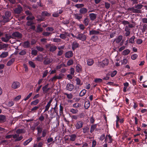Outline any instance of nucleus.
I'll return each instance as SVG.
<instances>
[{"label": "nucleus", "instance_id": "f257e3e1", "mask_svg": "<svg viewBox=\"0 0 147 147\" xmlns=\"http://www.w3.org/2000/svg\"><path fill=\"white\" fill-rule=\"evenodd\" d=\"M13 38H17L18 39H20L22 38V35L18 32H13L12 34Z\"/></svg>", "mask_w": 147, "mask_h": 147}, {"label": "nucleus", "instance_id": "f03ea898", "mask_svg": "<svg viewBox=\"0 0 147 147\" xmlns=\"http://www.w3.org/2000/svg\"><path fill=\"white\" fill-rule=\"evenodd\" d=\"M78 35L76 38L78 39L81 40L82 41L85 40L86 38V35L83 34H80V32L78 33Z\"/></svg>", "mask_w": 147, "mask_h": 147}, {"label": "nucleus", "instance_id": "7ed1b4c3", "mask_svg": "<svg viewBox=\"0 0 147 147\" xmlns=\"http://www.w3.org/2000/svg\"><path fill=\"white\" fill-rule=\"evenodd\" d=\"M23 10L22 8L20 6L18 5L17 8H15L14 9L15 13H16L19 14Z\"/></svg>", "mask_w": 147, "mask_h": 147}, {"label": "nucleus", "instance_id": "20e7f679", "mask_svg": "<svg viewBox=\"0 0 147 147\" xmlns=\"http://www.w3.org/2000/svg\"><path fill=\"white\" fill-rule=\"evenodd\" d=\"M47 47H49L50 48L49 50L50 51L53 52L57 49V47L54 45H51L49 44L48 45H46Z\"/></svg>", "mask_w": 147, "mask_h": 147}, {"label": "nucleus", "instance_id": "39448f33", "mask_svg": "<svg viewBox=\"0 0 147 147\" xmlns=\"http://www.w3.org/2000/svg\"><path fill=\"white\" fill-rule=\"evenodd\" d=\"M83 123L81 121H78L75 125L77 129H78L82 127Z\"/></svg>", "mask_w": 147, "mask_h": 147}, {"label": "nucleus", "instance_id": "423d86ee", "mask_svg": "<svg viewBox=\"0 0 147 147\" xmlns=\"http://www.w3.org/2000/svg\"><path fill=\"white\" fill-rule=\"evenodd\" d=\"M74 86L72 84L68 83L66 86V89L69 91H71L74 88Z\"/></svg>", "mask_w": 147, "mask_h": 147}, {"label": "nucleus", "instance_id": "0eeeda50", "mask_svg": "<svg viewBox=\"0 0 147 147\" xmlns=\"http://www.w3.org/2000/svg\"><path fill=\"white\" fill-rule=\"evenodd\" d=\"M20 83L18 82H13L12 85V88L13 89H16L20 86Z\"/></svg>", "mask_w": 147, "mask_h": 147}, {"label": "nucleus", "instance_id": "6e6552de", "mask_svg": "<svg viewBox=\"0 0 147 147\" xmlns=\"http://www.w3.org/2000/svg\"><path fill=\"white\" fill-rule=\"evenodd\" d=\"M9 18H6L4 16H2V20L0 21L1 23H5L10 21Z\"/></svg>", "mask_w": 147, "mask_h": 147}, {"label": "nucleus", "instance_id": "1a4fd4ad", "mask_svg": "<svg viewBox=\"0 0 147 147\" xmlns=\"http://www.w3.org/2000/svg\"><path fill=\"white\" fill-rule=\"evenodd\" d=\"M22 46L24 48H28L30 47V44L29 42L27 40L23 43Z\"/></svg>", "mask_w": 147, "mask_h": 147}, {"label": "nucleus", "instance_id": "9d476101", "mask_svg": "<svg viewBox=\"0 0 147 147\" xmlns=\"http://www.w3.org/2000/svg\"><path fill=\"white\" fill-rule=\"evenodd\" d=\"M102 62V63L101 62L100 63V65L103 67H104L105 66L108 65L109 63V61L108 59H105L103 60Z\"/></svg>", "mask_w": 147, "mask_h": 147}, {"label": "nucleus", "instance_id": "9b49d317", "mask_svg": "<svg viewBox=\"0 0 147 147\" xmlns=\"http://www.w3.org/2000/svg\"><path fill=\"white\" fill-rule=\"evenodd\" d=\"M87 12L88 10L86 8L84 7L81 8L80 10V14H79V15L80 14H85Z\"/></svg>", "mask_w": 147, "mask_h": 147}, {"label": "nucleus", "instance_id": "f8f14e48", "mask_svg": "<svg viewBox=\"0 0 147 147\" xmlns=\"http://www.w3.org/2000/svg\"><path fill=\"white\" fill-rule=\"evenodd\" d=\"M73 55V53L71 51L67 52L65 54V57L66 58H69L71 57Z\"/></svg>", "mask_w": 147, "mask_h": 147}, {"label": "nucleus", "instance_id": "ddd939ff", "mask_svg": "<svg viewBox=\"0 0 147 147\" xmlns=\"http://www.w3.org/2000/svg\"><path fill=\"white\" fill-rule=\"evenodd\" d=\"M44 58L45 60L43 61V63L45 65L51 63L52 62V61L49 58H46V57Z\"/></svg>", "mask_w": 147, "mask_h": 147}, {"label": "nucleus", "instance_id": "4468645a", "mask_svg": "<svg viewBox=\"0 0 147 147\" xmlns=\"http://www.w3.org/2000/svg\"><path fill=\"white\" fill-rule=\"evenodd\" d=\"M6 121V117L5 116L3 115H0V122H4Z\"/></svg>", "mask_w": 147, "mask_h": 147}, {"label": "nucleus", "instance_id": "2eb2a0df", "mask_svg": "<svg viewBox=\"0 0 147 147\" xmlns=\"http://www.w3.org/2000/svg\"><path fill=\"white\" fill-rule=\"evenodd\" d=\"M96 15L93 13H90L89 14V16L90 19L92 20H94L96 18Z\"/></svg>", "mask_w": 147, "mask_h": 147}, {"label": "nucleus", "instance_id": "dca6fc26", "mask_svg": "<svg viewBox=\"0 0 147 147\" xmlns=\"http://www.w3.org/2000/svg\"><path fill=\"white\" fill-rule=\"evenodd\" d=\"M123 38V36L121 35H120L117 38L115 39L114 40V41H116V42L117 43H119L122 40Z\"/></svg>", "mask_w": 147, "mask_h": 147}, {"label": "nucleus", "instance_id": "f3484780", "mask_svg": "<svg viewBox=\"0 0 147 147\" xmlns=\"http://www.w3.org/2000/svg\"><path fill=\"white\" fill-rule=\"evenodd\" d=\"M11 15V12L9 11H6L5 12L4 15L2 16H4L5 17L9 18Z\"/></svg>", "mask_w": 147, "mask_h": 147}, {"label": "nucleus", "instance_id": "a211bd4d", "mask_svg": "<svg viewBox=\"0 0 147 147\" xmlns=\"http://www.w3.org/2000/svg\"><path fill=\"white\" fill-rule=\"evenodd\" d=\"M129 30L130 29L129 28L128 26H125V30L126 32L125 34L126 36H128L130 34V32L129 31Z\"/></svg>", "mask_w": 147, "mask_h": 147}, {"label": "nucleus", "instance_id": "6ab92c4d", "mask_svg": "<svg viewBox=\"0 0 147 147\" xmlns=\"http://www.w3.org/2000/svg\"><path fill=\"white\" fill-rule=\"evenodd\" d=\"M79 44L76 42H74L72 45V49L74 50L76 48L78 47Z\"/></svg>", "mask_w": 147, "mask_h": 147}, {"label": "nucleus", "instance_id": "aec40b11", "mask_svg": "<svg viewBox=\"0 0 147 147\" xmlns=\"http://www.w3.org/2000/svg\"><path fill=\"white\" fill-rule=\"evenodd\" d=\"M15 61V58H12L8 62L7 65L8 66L11 65Z\"/></svg>", "mask_w": 147, "mask_h": 147}, {"label": "nucleus", "instance_id": "412c9836", "mask_svg": "<svg viewBox=\"0 0 147 147\" xmlns=\"http://www.w3.org/2000/svg\"><path fill=\"white\" fill-rule=\"evenodd\" d=\"M89 22V20L87 17L84 20L83 23L85 26H87Z\"/></svg>", "mask_w": 147, "mask_h": 147}, {"label": "nucleus", "instance_id": "4be33fe9", "mask_svg": "<svg viewBox=\"0 0 147 147\" xmlns=\"http://www.w3.org/2000/svg\"><path fill=\"white\" fill-rule=\"evenodd\" d=\"M25 132V131L24 129H18L16 131V133L18 134L24 133Z\"/></svg>", "mask_w": 147, "mask_h": 147}, {"label": "nucleus", "instance_id": "5701e85b", "mask_svg": "<svg viewBox=\"0 0 147 147\" xmlns=\"http://www.w3.org/2000/svg\"><path fill=\"white\" fill-rule=\"evenodd\" d=\"M100 32L98 31L95 30H92L90 31V35L97 34L99 33Z\"/></svg>", "mask_w": 147, "mask_h": 147}, {"label": "nucleus", "instance_id": "b1692460", "mask_svg": "<svg viewBox=\"0 0 147 147\" xmlns=\"http://www.w3.org/2000/svg\"><path fill=\"white\" fill-rule=\"evenodd\" d=\"M43 31V28L40 27V25L38 26L36 29L35 30V32H42Z\"/></svg>", "mask_w": 147, "mask_h": 147}, {"label": "nucleus", "instance_id": "393cba45", "mask_svg": "<svg viewBox=\"0 0 147 147\" xmlns=\"http://www.w3.org/2000/svg\"><path fill=\"white\" fill-rule=\"evenodd\" d=\"M41 15L43 17L45 16H49L51 15V14L45 11L42 12Z\"/></svg>", "mask_w": 147, "mask_h": 147}, {"label": "nucleus", "instance_id": "a878e982", "mask_svg": "<svg viewBox=\"0 0 147 147\" xmlns=\"http://www.w3.org/2000/svg\"><path fill=\"white\" fill-rule=\"evenodd\" d=\"M90 106V102L89 101H86L84 104V107L85 109H87Z\"/></svg>", "mask_w": 147, "mask_h": 147}, {"label": "nucleus", "instance_id": "bb28decb", "mask_svg": "<svg viewBox=\"0 0 147 147\" xmlns=\"http://www.w3.org/2000/svg\"><path fill=\"white\" fill-rule=\"evenodd\" d=\"M8 53L7 52H3L0 55V57L1 58H4L8 55Z\"/></svg>", "mask_w": 147, "mask_h": 147}, {"label": "nucleus", "instance_id": "cd10ccee", "mask_svg": "<svg viewBox=\"0 0 147 147\" xmlns=\"http://www.w3.org/2000/svg\"><path fill=\"white\" fill-rule=\"evenodd\" d=\"M8 47V45L7 44H4L2 45L0 44V50L3 49L5 48H6Z\"/></svg>", "mask_w": 147, "mask_h": 147}, {"label": "nucleus", "instance_id": "c85d7f7f", "mask_svg": "<svg viewBox=\"0 0 147 147\" xmlns=\"http://www.w3.org/2000/svg\"><path fill=\"white\" fill-rule=\"evenodd\" d=\"M44 58L42 57V56L41 55L38 56L36 58V59L38 61H42L43 60Z\"/></svg>", "mask_w": 147, "mask_h": 147}, {"label": "nucleus", "instance_id": "c756f323", "mask_svg": "<svg viewBox=\"0 0 147 147\" xmlns=\"http://www.w3.org/2000/svg\"><path fill=\"white\" fill-rule=\"evenodd\" d=\"M70 138V140L71 141H74L75 140L76 137V136L75 134H72L69 136Z\"/></svg>", "mask_w": 147, "mask_h": 147}, {"label": "nucleus", "instance_id": "7c9ffc66", "mask_svg": "<svg viewBox=\"0 0 147 147\" xmlns=\"http://www.w3.org/2000/svg\"><path fill=\"white\" fill-rule=\"evenodd\" d=\"M86 90L85 89L83 90L80 93V96H84L86 93Z\"/></svg>", "mask_w": 147, "mask_h": 147}, {"label": "nucleus", "instance_id": "2f4dec72", "mask_svg": "<svg viewBox=\"0 0 147 147\" xmlns=\"http://www.w3.org/2000/svg\"><path fill=\"white\" fill-rule=\"evenodd\" d=\"M26 50H22L20 52L19 54L21 55H26Z\"/></svg>", "mask_w": 147, "mask_h": 147}, {"label": "nucleus", "instance_id": "473e14b6", "mask_svg": "<svg viewBox=\"0 0 147 147\" xmlns=\"http://www.w3.org/2000/svg\"><path fill=\"white\" fill-rule=\"evenodd\" d=\"M74 16L75 18L77 19L78 20H80V19L82 18V16H79V14L78 13L74 14Z\"/></svg>", "mask_w": 147, "mask_h": 147}, {"label": "nucleus", "instance_id": "72a5a7b5", "mask_svg": "<svg viewBox=\"0 0 147 147\" xmlns=\"http://www.w3.org/2000/svg\"><path fill=\"white\" fill-rule=\"evenodd\" d=\"M34 24V23L32 20L28 21L26 23V25L28 26H31Z\"/></svg>", "mask_w": 147, "mask_h": 147}, {"label": "nucleus", "instance_id": "f704fd0d", "mask_svg": "<svg viewBox=\"0 0 147 147\" xmlns=\"http://www.w3.org/2000/svg\"><path fill=\"white\" fill-rule=\"evenodd\" d=\"M94 63V61L92 59H88L87 61V64L88 65H91Z\"/></svg>", "mask_w": 147, "mask_h": 147}, {"label": "nucleus", "instance_id": "c9c22d12", "mask_svg": "<svg viewBox=\"0 0 147 147\" xmlns=\"http://www.w3.org/2000/svg\"><path fill=\"white\" fill-rule=\"evenodd\" d=\"M49 85V84H47L45 86H43L42 88V89L43 90V92L45 93L46 91V90L47 89V87H48Z\"/></svg>", "mask_w": 147, "mask_h": 147}, {"label": "nucleus", "instance_id": "e433bc0d", "mask_svg": "<svg viewBox=\"0 0 147 147\" xmlns=\"http://www.w3.org/2000/svg\"><path fill=\"white\" fill-rule=\"evenodd\" d=\"M64 94L67 96V98L69 99H71L72 98L73 95L72 94H68L67 93H64Z\"/></svg>", "mask_w": 147, "mask_h": 147}, {"label": "nucleus", "instance_id": "4c0bfd02", "mask_svg": "<svg viewBox=\"0 0 147 147\" xmlns=\"http://www.w3.org/2000/svg\"><path fill=\"white\" fill-rule=\"evenodd\" d=\"M75 6L78 8H82V7H83L84 6V5L83 4H76Z\"/></svg>", "mask_w": 147, "mask_h": 147}, {"label": "nucleus", "instance_id": "58836bf2", "mask_svg": "<svg viewBox=\"0 0 147 147\" xmlns=\"http://www.w3.org/2000/svg\"><path fill=\"white\" fill-rule=\"evenodd\" d=\"M39 102V100L38 99H36L35 100L32 102L31 103V105H36Z\"/></svg>", "mask_w": 147, "mask_h": 147}, {"label": "nucleus", "instance_id": "ea45409f", "mask_svg": "<svg viewBox=\"0 0 147 147\" xmlns=\"http://www.w3.org/2000/svg\"><path fill=\"white\" fill-rule=\"evenodd\" d=\"M130 51L128 49L125 50L123 52V54L124 55H126L128 54L129 53Z\"/></svg>", "mask_w": 147, "mask_h": 147}, {"label": "nucleus", "instance_id": "a19ab883", "mask_svg": "<svg viewBox=\"0 0 147 147\" xmlns=\"http://www.w3.org/2000/svg\"><path fill=\"white\" fill-rule=\"evenodd\" d=\"M141 12H142V11L141 10L138 9L136 8L135 9L134 8L133 13H142Z\"/></svg>", "mask_w": 147, "mask_h": 147}, {"label": "nucleus", "instance_id": "79ce46f5", "mask_svg": "<svg viewBox=\"0 0 147 147\" xmlns=\"http://www.w3.org/2000/svg\"><path fill=\"white\" fill-rule=\"evenodd\" d=\"M5 37L6 38V40H7V41H8L9 39L11 38H13L12 36L11 35H8L7 34H5Z\"/></svg>", "mask_w": 147, "mask_h": 147}, {"label": "nucleus", "instance_id": "37998d69", "mask_svg": "<svg viewBox=\"0 0 147 147\" xmlns=\"http://www.w3.org/2000/svg\"><path fill=\"white\" fill-rule=\"evenodd\" d=\"M143 5L141 4H138L135 6V8L138 9H141L143 7Z\"/></svg>", "mask_w": 147, "mask_h": 147}, {"label": "nucleus", "instance_id": "c03bdc74", "mask_svg": "<svg viewBox=\"0 0 147 147\" xmlns=\"http://www.w3.org/2000/svg\"><path fill=\"white\" fill-rule=\"evenodd\" d=\"M32 138H30L28 140L26 141L24 143V144L25 145H27L29 142H30V141H32Z\"/></svg>", "mask_w": 147, "mask_h": 147}, {"label": "nucleus", "instance_id": "a18cd8bd", "mask_svg": "<svg viewBox=\"0 0 147 147\" xmlns=\"http://www.w3.org/2000/svg\"><path fill=\"white\" fill-rule=\"evenodd\" d=\"M47 130L46 129H44L42 131V137H45L46 135Z\"/></svg>", "mask_w": 147, "mask_h": 147}, {"label": "nucleus", "instance_id": "49530a36", "mask_svg": "<svg viewBox=\"0 0 147 147\" xmlns=\"http://www.w3.org/2000/svg\"><path fill=\"white\" fill-rule=\"evenodd\" d=\"M76 84L77 85H82V83H81V80L80 79L78 78H77L76 80Z\"/></svg>", "mask_w": 147, "mask_h": 147}, {"label": "nucleus", "instance_id": "de8ad7c7", "mask_svg": "<svg viewBox=\"0 0 147 147\" xmlns=\"http://www.w3.org/2000/svg\"><path fill=\"white\" fill-rule=\"evenodd\" d=\"M29 65L32 67L34 68L35 67V65L34 63L32 61H30L29 62Z\"/></svg>", "mask_w": 147, "mask_h": 147}, {"label": "nucleus", "instance_id": "09e8293b", "mask_svg": "<svg viewBox=\"0 0 147 147\" xmlns=\"http://www.w3.org/2000/svg\"><path fill=\"white\" fill-rule=\"evenodd\" d=\"M37 20L38 21H41L44 20V18L40 16H39L37 17Z\"/></svg>", "mask_w": 147, "mask_h": 147}, {"label": "nucleus", "instance_id": "8fccbe9b", "mask_svg": "<svg viewBox=\"0 0 147 147\" xmlns=\"http://www.w3.org/2000/svg\"><path fill=\"white\" fill-rule=\"evenodd\" d=\"M51 34L50 32H44L42 33V35L44 36H48Z\"/></svg>", "mask_w": 147, "mask_h": 147}, {"label": "nucleus", "instance_id": "3c124183", "mask_svg": "<svg viewBox=\"0 0 147 147\" xmlns=\"http://www.w3.org/2000/svg\"><path fill=\"white\" fill-rule=\"evenodd\" d=\"M74 62L72 59H71L69 60L67 63V65L69 66L73 63Z\"/></svg>", "mask_w": 147, "mask_h": 147}, {"label": "nucleus", "instance_id": "603ef678", "mask_svg": "<svg viewBox=\"0 0 147 147\" xmlns=\"http://www.w3.org/2000/svg\"><path fill=\"white\" fill-rule=\"evenodd\" d=\"M135 38V37L133 36L131 37L129 40V42L131 43H133L134 42V39Z\"/></svg>", "mask_w": 147, "mask_h": 147}, {"label": "nucleus", "instance_id": "864d4df0", "mask_svg": "<svg viewBox=\"0 0 147 147\" xmlns=\"http://www.w3.org/2000/svg\"><path fill=\"white\" fill-rule=\"evenodd\" d=\"M36 47L37 49L39 51H42L44 50L43 48L40 46H36Z\"/></svg>", "mask_w": 147, "mask_h": 147}, {"label": "nucleus", "instance_id": "5fc2aeb1", "mask_svg": "<svg viewBox=\"0 0 147 147\" xmlns=\"http://www.w3.org/2000/svg\"><path fill=\"white\" fill-rule=\"evenodd\" d=\"M79 28L80 29L83 30L85 28L84 25L83 24H80L79 25Z\"/></svg>", "mask_w": 147, "mask_h": 147}, {"label": "nucleus", "instance_id": "6e6d98bb", "mask_svg": "<svg viewBox=\"0 0 147 147\" xmlns=\"http://www.w3.org/2000/svg\"><path fill=\"white\" fill-rule=\"evenodd\" d=\"M34 16L30 17V16H28L26 19L27 20H32L34 19Z\"/></svg>", "mask_w": 147, "mask_h": 147}, {"label": "nucleus", "instance_id": "4d7b16f0", "mask_svg": "<svg viewBox=\"0 0 147 147\" xmlns=\"http://www.w3.org/2000/svg\"><path fill=\"white\" fill-rule=\"evenodd\" d=\"M105 8L107 9H109L110 7V4L107 2L105 3Z\"/></svg>", "mask_w": 147, "mask_h": 147}, {"label": "nucleus", "instance_id": "13d9d810", "mask_svg": "<svg viewBox=\"0 0 147 147\" xmlns=\"http://www.w3.org/2000/svg\"><path fill=\"white\" fill-rule=\"evenodd\" d=\"M127 60L126 59H125L121 61L122 64H125L127 63Z\"/></svg>", "mask_w": 147, "mask_h": 147}, {"label": "nucleus", "instance_id": "bf43d9fd", "mask_svg": "<svg viewBox=\"0 0 147 147\" xmlns=\"http://www.w3.org/2000/svg\"><path fill=\"white\" fill-rule=\"evenodd\" d=\"M70 111L73 113L75 114L77 113L78 111L77 110H75L74 109H71Z\"/></svg>", "mask_w": 147, "mask_h": 147}, {"label": "nucleus", "instance_id": "052dcab7", "mask_svg": "<svg viewBox=\"0 0 147 147\" xmlns=\"http://www.w3.org/2000/svg\"><path fill=\"white\" fill-rule=\"evenodd\" d=\"M37 129L38 130V133H40L42 131V129L41 128L39 127H37Z\"/></svg>", "mask_w": 147, "mask_h": 147}, {"label": "nucleus", "instance_id": "680f3d73", "mask_svg": "<svg viewBox=\"0 0 147 147\" xmlns=\"http://www.w3.org/2000/svg\"><path fill=\"white\" fill-rule=\"evenodd\" d=\"M96 127V125H92L91 127L90 132L92 133Z\"/></svg>", "mask_w": 147, "mask_h": 147}, {"label": "nucleus", "instance_id": "e2e57ef3", "mask_svg": "<svg viewBox=\"0 0 147 147\" xmlns=\"http://www.w3.org/2000/svg\"><path fill=\"white\" fill-rule=\"evenodd\" d=\"M102 81V80L100 78L96 79L94 80V82L96 83L101 82Z\"/></svg>", "mask_w": 147, "mask_h": 147}, {"label": "nucleus", "instance_id": "0e129e2a", "mask_svg": "<svg viewBox=\"0 0 147 147\" xmlns=\"http://www.w3.org/2000/svg\"><path fill=\"white\" fill-rule=\"evenodd\" d=\"M81 105L78 103H76L73 105V106L75 107H78L80 106Z\"/></svg>", "mask_w": 147, "mask_h": 147}, {"label": "nucleus", "instance_id": "69168bd1", "mask_svg": "<svg viewBox=\"0 0 147 147\" xmlns=\"http://www.w3.org/2000/svg\"><path fill=\"white\" fill-rule=\"evenodd\" d=\"M53 41L55 42H59L61 41V40L59 38H54L53 39Z\"/></svg>", "mask_w": 147, "mask_h": 147}, {"label": "nucleus", "instance_id": "338daca9", "mask_svg": "<svg viewBox=\"0 0 147 147\" xmlns=\"http://www.w3.org/2000/svg\"><path fill=\"white\" fill-rule=\"evenodd\" d=\"M32 94V93H30L28 95L27 97L24 99V100L26 101L28 100L30 97L31 96Z\"/></svg>", "mask_w": 147, "mask_h": 147}, {"label": "nucleus", "instance_id": "774afa93", "mask_svg": "<svg viewBox=\"0 0 147 147\" xmlns=\"http://www.w3.org/2000/svg\"><path fill=\"white\" fill-rule=\"evenodd\" d=\"M37 51L36 50H34L32 51V54L33 55H36L37 54Z\"/></svg>", "mask_w": 147, "mask_h": 147}]
</instances>
